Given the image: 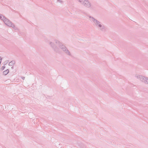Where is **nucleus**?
Returning <instances> with one entry per match:
<instances>
[{
	"label": "nucleus",
	"instance_id": "5",
	"mask_svg": "<svg viewBox=\"0 0 148 148\" xmlns=\"http://www.w3.org/2000/svg\"><path fill=\"white\" fill-rule=\"evenodd\" d=\"M144 76L142 75L139 74H136L135 75V77L138 79L140 80L141 82L142 80V79L144 77Z\"/></svg>",
	"mask_w": 148,
	"mask_h": 148
},
{
	"label": "nucleus",
	"instance_id": "9",
	"mask_svg": "<svg viewBox=\"0 0 148 148\" xmlns=\"http://www.w3.org/2000/svg\"><path fill=\"white\" fill-rule=\"evenodd\" d=\"M5 17L4 16H3V15L0 14V18L3 21V20L5 18Z\"/></svg>",
	"mask_w": 148,
	"mask_h": 148
},
{
	"label": "nucleus",
	"instance_id": "7",
	"mask_svg": "<svg viewBox=\"0 0 148 148\" xmlns=\"http://www.w3.org/2000/svg\"><path fill=\"white\" fill-rule=\"evenodd\" d=\"M15 62L14 60H12L9 63L8 65L9 66H13L15 64Z\"/></svg>",
	"mask_w": 148,
	"mask_h": 148
},
{
	"label": "nucleus",
	"instance_id": "6",
	"mask_svg": "<svg viewBox=\"0 0 148 148\" xmlns=\"http://www.w3.org/2000/svg\"><path fill=\"white\" fill-rule=\"evenodd\" d=\"M141 82L145 83H148V77L144 76Z\"/></svg>",
	"mask_w": 148,
	"mask_h": 148
},
{
	"label": "nucleus",
	"instance_id": "12",
	"mask_svg": "<svg viewBox=\"0 0 148 148\" xmlns=\"http://www.w3.org/2000/svg\"><path fill=\"white\" fill-rule=\"evenodd\" d=\"M11 68L12 69H14V67L13 66H12L11 67Z\"/></svg>",
	"mask_w": 148,
	"mask_h": 148
},
{
	"label": "nucleus",
	"instance_id": "3",
	"mask_svg": "<svg viewBox=\"0 0 148 148\" xmlns=\"http://www.w3.org/2000/svg\"><path fill=\"white\" fill-rule=\"evenodd\" d=\"M3 21L5 23L7 26L12 27L15 30L17 29V28L15 27L14 24L12 23L9 19L6 18V17L3 20Z\"/></svg>",
	"mask_w": 148,
	"mask_h": 148
},
{
	"label": "nucleus",
	"instance_id": "8",
	"mask_svg": "<svg viewBox=\"0 0 148 148\" xmlns=\"http://www.w3.org/2000/svg\"><path fill=\"white\" fill-rule=\"evenodd\" d=\"M9 70L8 69L3 72V75H6L9 73Z\"/></svg>",
	"mask_w": 148,
	"mask_h": 148
},
{
	"label": "nucleus",
	"instance_id": "10",
	"mask_svg": "<svg viewBox=\"0 0 148 148\" xmlns=\"http://www.w3.org/2000/svg\"><path fill=\"white\" fill-rule=\"evenodd\" d=\"M5 68V66H3L1 67V70H3Z\"/></svg>",
	"mask_w": 148,
	"mask_h": 148
},
{
	"label": "nucleus",
	"instance_id": "4",
	"mask_svg": "<svg viewBox=\"0 0 148 148\" xmlns=\"http://www.w3.org/2000/svg\"><path fill=\"white\" fill-rule=\"evenodd\" d=\"M81 3L85 6L88 8L90 7L91 6L90 3L87 0H83V2Z\"/></svg>",
	"mask_w": 148,
	"mask_h": 148
},
{
	"label": "nucleus",
	"instance_id": "2",
	"mask_svg": "<svg viewBox=\"0 0 148 148\" xmlns=\"http://www.w3.org/2000/svg\"><path fill=\"white\" fill-rule=\"evenodd\" d=\"M89 17L90 21L94 23L95 26L100 31L102 32H105L106 31V28L102 23L92 17L89 16Z\"/></svg>",
	"mask_w": 148,
	"mask_h": 148
},
{
	"label": "nucleus",
	"instance_id": "11",
	"mask_svg": "<svg viewBox=\"0 0 148 148\" xmlns=\"http://www.w3.org/2000/svg\"><path fill=\"white\" fill-rule=\"evenodd\" d=\"M22 79H24L25 78V77H22Z\"/></svg>",
	"mask_w": 148,
	"mask_h": 148
},
{
	"label": "nucleus",
	"instance_id": "1",
	"mask_svg": "<svg viewBox=\"0 0 148 148\" xmlns=\"http://www.w3.org/2000/svg\"><path fill=\"white\" fill-rule=\"evenodd\" d=\"M48 43L56 53H60V49L66 54L71 56V53L67 47L58 40L55 39L53 42L49 41Z\"/></svg>",
	"mask_w": 148,
	"mask_h": 148
}]
</instances>
